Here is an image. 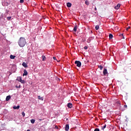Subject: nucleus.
<instances>
[{
	"mask_svg": "<svg viewBox=\"0 0 131 131\" xmlns=\"http://www.w3.org/2000/svg\"><path fill=\"white\" fill-rule=\"evenodd\" d=\"M109 37H110V39L113 38V35H112V34H110Z\"/></svg>",
	"mask_w": 131,
	"mask_h": 131,
	"instance_id": "nucleus-18",
	"label": "nucleus"
},
{
	"mask_svg": "<svg viewBox=\"0 0 131 131\" xmlns=\"http://www.w3.org/2000/svg\"><path fill=\"white\" fill-rule=\"evenodd\" d=\"M53 59H54V60H57L56 57H53Z\"/></svg>",
	"mask_w": 131,
	"mask_h": 131,
	"instance_id": "nucleus-34",
	"label": "nucleus"
},
{
	"mask_svg": "<svg viewBox=\"0 0 131 131\" xmlns=\"http://www.w3.org/2000/svg\"><path fill=\"white\" fill-rule=\"evenodd\" d=\"M18 43L19 47L23 48V47H25L26 45V40L24 37H20L18 42Z\"/></svg>",
	"mask_w": 131,
	"mask_h": 131,
	"instance_id": "nucleus-1",
	"label": "nucleus"
},
{
	"mask_svg": "<svg viewBox=\"0 0 131 131\" xmlns=\"http://www.w3.org/2000/svg\"><path fill=\"white\" fill-rule=\"evenodd\" d=\"M72 4H71V3H68L67 4V6L68 7V8H71V6Z\"/></svg>",
	"mask_w": 131,
	"mask_h": 131,
	"instance_id": "nucleus-8",
	"label": "nucleus"
},
{
	"mask_svg": "<svg viewBox=\"0 0 131 131\" xmlns=\"http://www.w3.org/2000/svg\"><path fill=\"white\" fill-rule=\"evenodd\" d=\"M104 128H106V124H105V125L102 127V129L104 130Z\"/></svg>",
	"mask_w": 131,
	"mask_h": 131,
	"instance_id": "nucleus-25",
	"label": "nucleus"
},
{
	"mask_svg": "<svg viewBox=\"0 0 131 131\" xmlns=\"http://www.w3.org/2000/svg\"><path fill=\"white\" fill-rule=\"evenodd\" d=\"M27 131H30V130H29V129H28Z\"/></svg>",
	"mask_w": 131,
	"mask_h": 131,
	"instance_id": "nucleus-40",
	"label": "nucleus"
},
{
	"mask_svg": "<svg viewBox=\"0 0 131 131\" xmlns=\"http://www.w3.org/2000/svg\"><path fill=\"white\" fill-rule=\"evenodd\" d=\"M85 5H86L87 6H89V5H90V2H89L88 0H86L85 1Z\"/></svg>",
	"mask_w": 131,
	"mask_h": 131,
	"instance_id": "nucleus-15",
	"label": "nucleus"
},
{
	"mask_svg": "<svg viewBox=\"0 0 131 131\" xmlns=\"http://www.w3.org/2000/svg\"><path fill=\"white\" fill-rule=\"evenodd\" d=\"M108 71H107V69L104 68L103 71V75H106Z\"/></svg>",
	"mask_w": 131,
	"mask_h": 131,
	"instance_id": "nucleus-3",
	"label": "nucleus"
},
{
	"mask_svg": "<svg viewBox=\"0 0 131 131\" xmlns=\"http://www.w3.org/2000/svg\"><path fill=\"white\" fill-rule=\"evenodd\" d=\"M21 114H22L23 117H24L25 116V113H24V112H23L21 113Z\"/></svg>",
	"mask_w": 131,
	"mask_h": 131,
	"instance_id": "nucleus-24",
	"label": "nucleus"
},
{
	"mask_svg": "<svg viewBox=\"0 0 131 131\" xmlns=\"http://www.w3.org/2000/svg\"><path fill=\"white\" fill-rule=\"evenodd\" d=\"M10 59H15V58H16V56H14V55H11L10 56Z\"/></svg>",
	"mask_w": 131,
	"mask_h": 131,
	"instance_id": "nucleus-12",
	"label": "nucleus"
},
{
	"mask_svg": "<svg viewBox=\"0 0 131 131\" xmlns=\"http://www.w3.org/2000/svg\"><path fill=\"white\" fill-rule=\"evenodd\" d=\"M31 123H34L35 122V120H34V119H31Z\"/></svg>",
	"mask_w": 131,
	"mask_h": 131,
	"instance_id": "nucleus-22",
	"label": "nucleus"
},
{
	"mask_svg": "<svg viewBox=\"0 0 131 131\" xmlns=\"http://www.w3.org/2000/svg\"><path fill=\"white\" fill-rule=\"evenodd\" d=\"M84 50H88V47L85 46V47H84Z\"/></svg>",
	"mask_w": 131,
	"mask_h": 131,
	"instance_id": "nucleus-31",
	"label": "nucleus"
},
{
	"mask_svg": "<svg viewBox=\"0 0 131 131\" xmlns=\"http://www.w3.org/2000/svg\"><path fill=\"white\" fill-rule=\"evenodd\" d=\"M129 28H130V27H127L126 28V30L127 31V30H128V29H129Z\"/></svg>",
	"mask_w": 131,
	"mask_h": 131,
	"instance_id": "nucleus-28",
	"label": "nucleus"
},
{
	"mask_svg": "<svg viewBox=\"0 0 131 131\" xmlns=\"http://www.w3.org/2000/svg\"><path fill=\"white\" fill-rule=\"evenodd\" d=\"M20 108V105H17V106H13V109L16 110V109H19Z\"/></svg>",
	"mask_w": 131,
	"mask_h": 131,
	"instance_id": "nucleus-13",
	"label": "nucleus"
},
{
	"mask_svg": "<svg viewBox=\"0 0 131 131\" xmlns=\"http://www.w3.org/2000/svg\"><path fill=\"white\" fill-rule=\"evenodd\" d=\"M10 99H11V96L9 95L8 96H7V97L6 98V101H9Z\"/></svg>",
	"mask_w": 131,
	"mask_h": 131,
	"instance_id": "nucleus-10",
	"label": "nucleus"
},
{
	"mask_svg": "<svg viewBox=\"0 0 131 131\" xmlns=\"http://www.w3.org/2000/svg\"><path fill=\"white\" fill-rule=\"evenodd\" d=\"M95 11H97V8L96 7L95 8Z\"/></svg>",
	"mask_w": 131,
	"mask_h": 131,
	"instance_id": "nucleus-36",
	"label": "nucleus"
},
{
	"mask_svg": "<svg viewBox=\"0 0 131 131\" xmlns=\"http://www.w3.org/2000/svg\"><path fill=\"white\" fill-rule=\"evenodd\" d=\"M46 56L45 55H42V60L46 61Z\"/></svg>",
	"mask_w": 131,
	"mask_h": 131,
	"instance_id": "nucleus-17",
	"label": "nucleus"
},
{
	"mask_svg": "<svg viewBox=\"0 0 131 131\" xmlns=\"http://www.w3.org/2000/svg\"><path fill=\"white\" fill-rule=\"evenodd\" d=\"M99 68H100V70H102L103 69V67L100 66V67H99Z\"/></svg>",
	"mask_w": 131,
	"mask_h": 131,
	"instance_id": "nucleus-27",
	"label": "nucleus"
},
{
	"mask_svg": "<svg viewBox=\"0 0 131 131\" xmlns=\"http://www.w3.org/2000/svg\"><path fill=\"white\" fill-rule=\"evenodd\" d=\"M20 82H21V83H23L24 84L25 83V82H26V81H25V80H21L20 81Z\"/></svg>",
	"mask_w": 131,
	"mask_h": 131,
	"instance_id": "nucleus-21",
	"label": "nucleus"
},
{
	"mask_svg": "<svg viewBox=\"0 0 131 131\" xmlns=\"http://www.w3.org/2000/svg\"><path fill=\"white\" fill-rule=\"evenodd\" d=\"M114 29H115V31H116V32L118 31V30H119L118 27H115Z\"/></svg>",
	"mask_w": 131,
	"mask_h": 131,
	"instance_id": "nucleus-19",
	"label": "nucleus"
},
{
	"mask_svg": "<svg viewBox=\"0 0 131 131\" xmlns=\"http://www.w3.org/2000/svg\"><path fill=\"white\" fill-rule=\"evenodd\" d=\"M90 41H91V40H90V39L87 40L88 42H90Z\"/></svg>",
	"mask_w": 131,
	"mask_h": 131,
	"instance_id": "nucleus-35",
	"label": "nucleus"
},
{
	"mask_svg": "<svg viewBox=\"0 0 131 131\" xmlns=\"http://www.w3.org/2000/svg\"><path fill=\"white\" fill-rule=\"evenodd\" d=\"M11 16L8 17H7V20H11Z\"/></svg>",
	"mask_w": 131,
	"mask_h": 131,
	"instance_id": "nucleus-29",
	"label": "nucleus"
},
{
	"mask_svg": "<svg viewBox=\"0 0 131 131\" xmlns=\"http://www.w3.org/2000/svg\"><path fill=\"white\" fill-rule=\"evenodd\" d=\"M39 120H40V121H41L42 119H39Z\"/></svg>",
	"mask_w": 131,
	"mask_h": 131,
	"instance_id": "nucleus-39",
	"label": "nucleus"
},
{
	"mask_svg": "<svg viewBox=\"0 0 131 131\" xmlns=\"http://www.w3.org/2000/svg\"><path fill=\"white\" fill-rule=\"evenodd\" d=\"M27 74H28V73L27 72V71H26V70H24V74H23V76H25L27 75Z\"/></svg>",
	"mask_w": 131,
	"mask_h": 131,
	"instance_id": "nucleus-5",
	"label": "nucleus"
},
{
	"mask_svg": "<svg viewBox=\"0 0 131 131\" xmlns=\"http://www.w3.org/2000/svg\"><path fill=\"white\" fill-rule=\"evenodd\" d=\"M75 64L76 65V66H81V62L80 61H75Z\"/></svg>",
	"mask_w": 131,
	"mask_h": 131,
	"instance_id": "nucleus-2",
	"label": "nucleus"
},
{
	"mask_svg": "<svg viewBox=\"0 0 131 131\" xmlns=\"http://www.w3.org/2000/svg\"><path fill=\"white\" fill-rule=\"evenodd\" d=\"M24 67L25 68H27V66H24Z\"/></svg>",
	"mask_w": 131,
	"mask_h": 131,
	"instance_id": "nucleus-38",
	"label": "nucleus"
},
{
	"mask_svg": "<svg viewBox=\"0 0 131 131\" xmlns=\"http://www.w3.org/2000/svg\"><path fill=\"white\" fill-rule=\"evenodd\" d=\"M18 88L20 89V88H21V86L19 85Z\"/></svg>",
	"mask_w": 131,
	"mask_h": 131,
	"instance_id": "nucleus-37",
	"label": "nucleus"
},
{
	"mask_svg": "<svg viewBox=\"0 0 131 131\" xmlns=\"http://www.w3.org/2000/svg\"><path fill=\"white\" fill-rule=\"evenodd\" d=\"M38 100H40V101H43V98L40 96H38Z\"/></svg>",
	"mask_w": 131,
	"mask_h": 131,
	"instance_id": "nucleus-9",
	"label": "nucleus"
},
{
	"mask_svg": "<svg viewBox=\"0 0 131 131\" xmlns=\"http://www.w3.org/2000/svg\"><path fill=\"white\" fill-rule=\"evenodd\" d=\"M94 131H100V129L96 128L94 129Z\"/></svg>",
	"mask_w": 131,
	"mask_h": 131,
	"instance_id": "nucleus-26",
	"label": "nucleus"
},
{
	"mask_svg": "<svg viewBox=\"0 0 131 131\" xmlns=\"http://www.w3.org/2000/svg\"><path fill=\"white\" fill-rule=\"evenodd\" d=\"M124 107L127 108V105H124Z\"/></svg>",
	"mask_w": 131,
	"mask_h": 131,
	"instance_id": "nucleus-33",
	"label": "nucleus"
},
{
	"mask_svg": "<svg viewBox=\"0 0 131 131\" xmlns=\"http://www.w3.org/2000/svg\"><path fill=\"white\" fill-rule=\"evenodd\" d=\"M65 129L66 131L69 130V124H67L66 125Z\"/></svg>",
	"mask_w": 131,
	"mask_h": 131,
	"instance_id": "nucleus-7",
	"label": "nucleus"
},
{
	"mask_svg": "<svg viewBox=\"0 0 131 131\" xmlns=\"http://www.w3.org/2000/svg\"><path fill=\"white\" fill-rule=\"evenodd\" d=\"M21 80H22V78L21 77H18L17 78V80H18V81H19V82L21 81Z\"/></svg>",
	"mask_w": 131,
	"mask_h": 131,
	"instance_id": "nucleus-14",
	"label": "nucleus"
},
{
	"mask_svg": "<svg viewBox=\"0 0 131 131\" xmlns=\"http://www.w3.org/2000/svg\"><path fill=\"white\" fill-rule=\"evenodd\" d=\"M23 66H27V63L26 62H23L22 64Z\"/></svg>",
	"mask_w": 131,
	"mask_h": 131,
	"instance_id": "nucleus-23",
	"label": "nucleus"
},
{
	"mask_svg": "<svg viewBox=\"0 0 131 131\" xmlns=\"http://www.w3.org/2000/svg\"><path fill=\"white\" fill-rule=\"evenodd\" d=\"M116 104H117L118 106H120V101H116Z\"/></svg>",
	"mask_w": 131,
	"mask_h": 131,
	"instance_id": "nucleus-20",
	"label": "nucleus"
},
{
	"mask_svg": "<svg viewBox=\"0 0 131 131\" xmlns=\"http://www.w3.org/2000/svg\"><path fill=\"white\" fill-rule=\"evenodd\" d=\"M77 67H78V68H76V69H77V70H78V69H79V68H80V66H78Z\"/></svg>",
	"mask_w": 131,
	"mask_h": 131,
	"instance_id": "nucleus-32",
	"label": "nucleus"
},
{
	"mask_svg": "<svg viewBox=\"0 0 131 131\" xmlns=\"http://www.w3.org/2000/svg\"><path fill=\"white\" fill-rule=\"evenodd\" d=\"M100 28V26L99 25H96L95 27L96 30H99V29Z\"/></svg>",
	"mask_w": 131,
	"mask_h": 131,
	"instance_id": "nucleus-16",
	"label": "nucleus"
},
{
	"mask_svg": "<svg viewBox=\"0 0 131 131\" xmlns=\"http://www.w3.org/2000/svg\"><path fill=\"white\" fill-rule=\"evenodd\" d=\"M65 69V67L63 68V69Z\"/></svg>",
	"mask_w": 131,
	"mask_h": 131,
	"instance_id": "nucleus-41",
	"label": "nucleus"
},
{
	"mask_svg": "<svg viewBox=\"0 0 131 131\" xmlns=\"http://www.w3.org/2000/svg\"><path fill=\"white\" fill-rule=\"evenodd\" d=\"M74 31H75V32H76L77 30V25H75L74 29H73Z\"/></svg>",
	"mask_w": 131,
	"mask_h": 131,
	"instance_id": "nucleus-11",
	"label": "nucleus"
},
{
	"mask_svg": "<svg viewBox=\"0 0 131 131\" xmlns=\"http://www.w3.org/2000/svg\"><path fill=\"white\" fill-rule=\"evenodd\" d=\"M120 8V4H118L116 6H115V9H116V10H118V9H119Z\"/></svg>",
	"mask_w": 131,
	"mask_h": 131,
	"instance_id": "nucleus-6",
	"label": "nucleus"
},
{
	"mask_svg": "<svg viewBox=\"0 0 131 131\" xmlns=\"http://www.w3.org/2000/svg\"><path fill=\"white\" fill-rule=\"evenodd\" d=\"M68 108H72V107H73V105L72 104V103H69L68 104Z\"/></svg>",
	"mask_w": 131,
	"mask_h": 131,
	"instance_id": "nucleus-4",
	"label": "nucleus"
},
{
	"mask_svg": "<svg viewBox=\"0 0 131 131\" xmlns=\"http://www.w3.org/2000/svg\"><path fill=\"white\" fill-rule=\"evenodd\" d=\"M20 3H24V0H20Z\"/></svg>",
	"mask_w": 131,
	"mask_h": 131,
	"instance_id": "nucleus-30",
	"label": "nucleus"
}]
</instances>
